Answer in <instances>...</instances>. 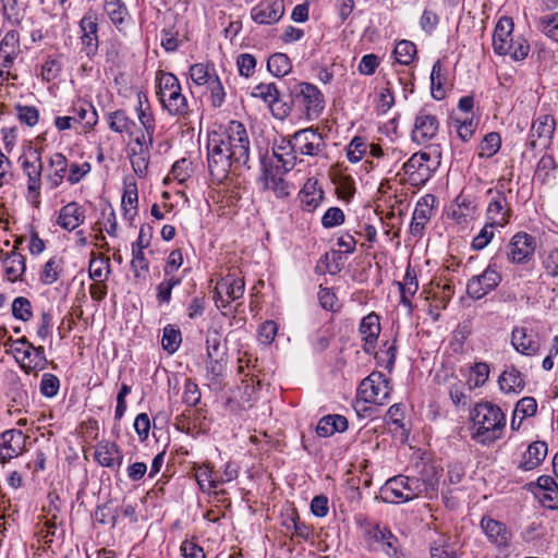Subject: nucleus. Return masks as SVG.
Returning <instances> with one entry per match:
<instances>
[{
  "mask_svg": "<svg viewBox=\"0 0 558 558\" xmlns=\"http://www.w3.org/2000/svg\"><path fill=\"white\" fill-rule=\"evenodd\" d=\"M250 136L239 121H230L225 129L208 134L207 162L214 181L222 183L231 170L246 166L250 160Z\"/></svg>",
  "mask_w": 558,
  "mask_h": 558,
  "instance_id": "1",
  "label": "nucleus"
},
{
  "mask_svg": "<svg viewBox=\"0 0 558 558\" xmlns=\"http://www.w3.org/2000/svg\"><path fill=\"white\" fill-rule=\"evenodd\" d=\"M439 480L434 468L425 469L424 477L398 475L389 478L381 489L383 499L388 502H405L421 495H432L438 489Z\"/></svg>",
  "mask_w": 558,
  "mask_h": 558,
  "instance_id": "2",
  "label": "nucleus"
},
{
  "mask_svg": "<svg viewBox=\"0 0 558 558\" xmlns=\"http://www.w3.org/2000/svg\"><path fill=\"white\" fill-rule=\"evenodd\" d=\"M472 420L476 427L473 438L483 445L499 439L506 425V417L501 409L490 402L476 404Z\"/></svg>",
  "mask_w": 558,
  "mask_h": 558,
  "instance_id": "3",
  "label": "nucleus"
},
{
  "mask_svg": "<svg viewBox=\"0 0 558 558\" xmlns=\"http://www.w3.org/2000/svg\"><path fill=\"white\" fill-rule=\"evenodd\" d=\"M513 27L511 17L499 19L493 34V47L497 54L510 56L514 61H521L527 57L530 45L522 37L513 38Z\"/></svg>",
  "mask_w": 558,
  "mask_h": 558,
  "instance_id": "4",
  "label": "nucleus"
},
{
  "mask_svg": "<svg viewBox=\"0 0 558 558\" xmlns=\"http://www.w3.org/2000/svg\"><path fill=\"white\" fill-rule=\"evenodd\" d=\"M292 109L296 108L303 112L308 121L316 120L325 108V99L317 86L302 82L290 89V101Z\"/></svg>",
  "mask_w": 558,
  "mask_h": 558,
  "instance_id": "5",
  "label": "nucleus"
},
{
  "mask_svg": "<svg viewBox=\"0 0 558 558\" xmlns=\"http://www.w3.org/2000/svg\"><path fill=\"white\" fill-rule=\"evenodd\" d=\"M391 390L390 379L380 372H373L361 381L355 407L366 411V403L383 405L388 401Z\"/></svg>",
  "mask_w": 558,
  "mask_h": 558,
  "instance_id": "6",
  "label": "nucleus"
},
{
  "mask_svg": "<svg viewBox=\"0 0 558 558\" xmlns=\"http://www.w3.org/2000/svg\"><path fill=\"white\" fill-rule=\"evenodd\" d=\"M13 351L17 362L26 374L43 371L48 365L43 345L35 347L26 337H22L14 341Z\"/></svg>",
  "mask_w": 558,
  "mask_h": 558,
  "instance_id": "7",
  "label": "nucleus"
},
{
  "mask_svg": "<svg viewBox=\"0 0 558 558\" xmlns=\"http://www.w3.org/2000/svg\"><path fill=\"white\" fill-rule=\"evenodd\" d=\"M486 196V220L499 228H504L509 223L512 216V209L505 192L498 187L488 189Z\"/></svg>",
  "mask_w": 558,
  "mask_h": 558,
  "instance_id": "8",
  "label": "nucleus"
},
{
  "mask_svg": "<svg viewBox=\"0 0 558 558\" xmlns=\"http://www.w3.org/2000/svg\"><path fill=\"white\" fill-rule=\"evenodd\" d=\"M252 96L264 100L274 118L284 120L292 111V105L281 99V93L275 83H260L252 90Z\"/></svg>",
  "mask_w": 558,
  "mask_h": 558,
  "instance_id": "9",
  "label": "nucleus"
},
{
  "mask_svg": "<svg viewBox=\"0 0 558 558\" xmlns=\"http://www.w3.org/2000/svg\"><path fill=\"white\" fill-rule=\"evenodd\" d=\"M291 143L299 155L308 157L322 156L326 150V142L320 133L313 128L296 131L291 135Z\"/></svg>",
  "mask_w": 558,
  "mask_h": 558,
  "instance_id": "10",
  "label": "nucleus"
},
{
  "mask_svg": "<svg viewBox=\"0 0 558 558\" xmlns=\"http://www.w3.org/2000/svg\"><path fill=\"white\" fill-rule=\"evenodd\" d=\"M501 281V275L495 266L489 265L481 275L473 276L466 284L470 298L480 300L495 290Z\"/></svg>",
  "mask_w": 558,
  "mask_h": 558,
  "instance_id": "11",
  "label": "nucleus"
},
{
  "mask_svg": "<svg viewBox=\"0 0 558 558\" xmlns=\"http://www.w3.org/2000/svg\"><path fill=\"white\" fill-rule=\"evenodd\" d=\"M244 280L233 274H228L215 288L214 300L217 307H226L231 301L239 300L244 294Z\"/></svg>",
  "mask_w": 558,
  "mask_h": 558,
  "instance_id": "12",
  "label": "nucleus"
},
{
  "mask_svg": "<svg viewBox=\"0 0 558 558\" xmlns=\"http://www.w3.org/2000/svg\"><path fill=\"white\" fill-rule=\"evenodd\" d=\"M439 121L436 116L426 109L420 110L414 120L412 130V141L418 145L426 144L432 141L438 133Z\"/></svg>",
  "mask_w": 558,
  "mask_h": 558,
  "instance_id": "13",
  "label": "nucleus"
},
{
  "mask_svg": "<svg viewBox=\"0 0 558 558\" xmlns=\"http://www.w3.org/2000/svg\"><path fill=\"white\" fill-rule=\"evenodd\" d=\"M27 436L20 429H9L1 434L0 462H9L19 457L25 450Z\"/></svg>",
  "mask_w": 558,
  "mask_h": 558,
  "instance_id": "14",
  "label": "nucleus"
},
{
  "mask_svg": "<svg viewBox=\"0 0 558 558\" xmlns=\"http://www.w3.org/2000/svg\"><path fill=\"white\" fill-rule=\"evenodd\" d=\"M556 121L550 114H541L533 123L526 145L535 149L538 145L547 146L555 132Z\"/></svg>",
  "mask_w": 558,
  "mask_h": 558,
  "instance_id": "15",
  "label": "nucleus"
},
{
  "mask_svg": "<svg viewBox=\"0 0 558 558\" xmlns=\"http://www.w3.org/2000/svg\"><path fill=\"white\" fill-rule=\"evenodd\" d=\"M287 172L279 165H275L272 160L264 162V187L271 190L279 198L287 197L290 194V186L284 180Z\"/></svg>",
  "mask_w": 558,
  "mask_h": 558,
  "instance_id": "16",
  "label": "nucleus"
},
{
  "mask_svg": "<svg viewBox=\"0 0 558 558\" xmlns=\"http://www.w3.org/2000/svg\"><path fill=\"white\" fill-rule=\"evenodd\" d=\"M284 14L283 0H266L256 4L251 10V17L257 24L272 25L281 20Z\"/></svg>",
  "mask_w": 558,
  "mask_h": 558,
  "instance_id": "17",
  "label": "nucleus"
},
{
  "mask_svg": "<svg viewBox=\"0 0 558 558\" xmlns=\"http://www.w3.org/2000/svg\"><path fill=\"white\" fill-rule=\"evenodd\" d=\"M535 252V240L525 232L514 234L509 243L508 257L512 263H527Z\"/></svg>",
  "mask_w": 558,
  "mask_h": 558,
  "instance_id": "18",
  "label": "nucleus"
},
{
  "mask_svg": "<svg viewBox=\"0 0 558 558\" xmlns=\"http://www.w3.org/2000/svg\"><path fill=\"white\" fill-rule=\"evenodd\" d=\"M380 330V317L375 312L362 318L359 332L364 341L363 350L365 353L372 354L375 352Z\"/></svg>",
  "mask_w": 558,
  "mask_h": 558,
  "instance_id": "19",
  "label": "nucleus"
},
{
  "mask_svg": "<svg viewBox=\"0 0 558 558\" xmlns=\"http://www.w3.org/2000/svg\"><path fill=\"white\" fill-rule=\"evenodd\" d=\"M365 535L368 541L381 545V549L388 556H396L398 551V538L391 531L378 523H368L365 525Z\"/></svg>",
  "mask_w": 558,
  "mask_h": 558,
  "instance_id": "20",
  "label": "nucleus"
},
{
  "mask_svg": "<svg viewBox=\"0 0 558 558\" xmlns=\"http://www.w3.org/2000/svg\"><path fill=\"white\" fill-rule=\"evenodd\" d=\"M511 343L518 352L526 356L537 354L541 348L538 335L524 327H515L512 330Z\"/></svg>",
  "mask_w": 558,
  "mask_h": 558,
  "instance_id": "21",
  "label": "nucleus"
},
{
  "mask_svg": "<svg viewBox=\"0 0 558 558\" xmlns=\"http://www.w3.org/2000/svg\"><path fill=\"white\" fill-rule=\"evenodd\" d=\"M435 202L436 197L432 194H426L417 201L410 226L413 235L421 234L424 230L432 218Z\"/></svg>",
  "mask_w": 558,
  "mask_h": 558,
  "instance_id": "22",
  "label": "nucleus"
},
{
  "mask_svg": "<svg viewBox=\"0 0 558 558\" xmlns=\"http://www.w3.org/2000/svg\"><path fill=\"white\" fill-rule=\"evenodd\" d=\"M94 459L101 466L118 470L122 464L123 454L116 442L100 441L96 445Z\"/></svg>",
  "mask_w": 558,
  "mask_h": 558,
  "instance_id": "23",
  "label": "nucleus"
},
{
  "mask_svg": "<svg viewBox=\"0 0 558 558\" xmlns=\"http://www.w3.org/2000/svg\"><path fill=\"white\" fill-rule=\"evenodd\" d=\"M429 160V155L426 153H415L403 165L402 169L409 177L412 184H420L425 182L429 175V167L426 162Z\"/></svg>",
  "mask_w": 558,
  "mask_h": 558,
  "instance_id": "24",
  "label": "nucleus"
},
{
  "mask_svg": "<svg viewBox=\"0 0 558 558\" xmlns=\"http://www.w3.org/2000/svg\"><path fill=\"white\" fill-rule=\"evenodd\" d=\"M22 168L27 177L28 194L34 199V203L38 204L43 172L41 157L37 156L36 161H29L28 159L24 158L22 160Z\"/></svg>",
  "mask_w": 558,
  "mask_h": 558,
  "instance_id": "25",
  "label": "nucleus"
},
{
  "mask_svg": "<svg viewBox=\"0 0 558 558\" xmlns=\"http://www.w3.org/2000/svg\"><path fill=\"white\" fill-rule=\"evenodd\" d=\"M80 26L83 33L81 37L83 50L88 57L94 56L98 50L97 17L88 13L81 20Z\"/></svg>",
  "mask_w": 558,
  "mask_h": 558,
  "instance_id": "26",
  "label": "nucleus"
},
{
  "mask_svg": "<svg viewBox=\"0 0 558 558\" xmlns=\"http://www.w3.org/2000/svg\"><path fill=\"white\" fill-rule=\"evenodd\" d=\"M85 220V209L76 202H71L61 207L57 223L64 230L72 231Z\"/></svg>",
  "mask_w": 558,
  "mask_h": 558,
  "instance_id": "27",
  "label": "nucleus"
},
{
  "mask_svg": "<svg viewBox=\"0 0 558 558\" xmlns=\"http://www.w3.org/2000/svg\"><path fill=\"white\" fill-rule=\"evenodd\" d=\"M481 527L486 534L487 538L499 547H506L511 539V532L507 526L489 517H483L481 520Z\"/></svg>",
  "mask_w": 558,
  "mask_h": 558,
  "instance_id": "28",
  "label": "nucleus"
},
{
  "mask_svg": "<svg viewBox=\"0 0 558 558\" xmlns=\"http://www.w3.org/2000/svg\"><path fill=\"white\" fill-rule=\"evenodd\" d=\"M397 284L400 291V303L408 308L409 314H412L414 310L412 298L418 290V281L416 271L411 265L407 267L403 280Z\"/></svg>",
  "mask_w": 558,
  "mask_h": 558,
  "instance_id": "29",
  "label": "nucleus"
},
{
  "mask_svg": "<svg viewBox=\"0 0 558 558\" xmlns=\"http://www.w3.org/2000/svg\"><path fill=\"white\" fill-rule=\"evenodd\" d=\"M21 241H16L13 250L7 253L3 259L4 272L9 281L16 282L22 280V276L26 270L25 257L17 251V244Z\"/></svg>",
  "mask_w": 558,
  "mask_h": 558,
  "instance_id": "30",
  "label": "nucleus"
},
{
  "mask_svg": "<svg viewBox=\"0 0 558 558\" xmlns=\"http://www.w3.org/2000/svg\"><path fill=\"white\" fill-rule=\"evenodd\" d=\"M20 52V34L16 31L8 32L0 43V58H2V65L4 68H11Z\"/></svg>",
  "mask_w": 558,
  "mask_h": 558,
  "instance_id": "31",
  "label": "nucleus"
},
{
  "mask_svg": "<svg viewBox=\"0 0 558 558\" xmlns=\"http://www.w3.org/2000/svg\"><path fill=\"white\" fill-rule=\"evenodd\" d=\"M161 106L171 117L179 119H189L192 112L187 98L182 94L181 86L177 92H173L172 97L168 96L165 101L161 102Z\"/></svg>",
  "mask_w": 558,
  "mask_h": 558,
  "instance_id": "32",
  "label": "nucleus"
},
{
  "mask_svg": "<svg viewBox=\"0 0 558 558\" xmlns=\"http://www.w3.org/2000/svg\"><path fill=\"white\" fill-rule=\"evenodd\" d=\"M547 444L545 441H534L529 447L520 463V469L531 471L537 468L547 456Z\"/></svg>",
  "mask_w": 558,
  "mask_h": 558,
  "instance_id": "33",
  "label": "nucleus"
},
{
  "mask_svg": "<svg viewBox=\"0 0 558 558\" xmlns=\"http://www.w3.org/2000/svg\"><path fill=\"white\" fill-rule=\"evenodd\" d=\"M48 163L51 172L47 175V182L50 189H57L63 182L69 170L68 160L63 154L56 153L49 157Z\"/></svg>",
  "mask_w": 558,
  "mask_h": 558,
  "instance_id": "34",
  "label": "nucleus"
},
{
  "mask_svg": "<svg viewBox=\"0 0 558 558\" xmlns=\"http://www.w3.org/2000/svg\"><path fill=\"white\" fill-rule=\"evenodd\" d=\"M108 128L119 134L126 133L129 136H133V129L136 125L135 121L132 120L128 113L122 110H116L106 114Z\"/></svg>",
  "mask_w": 558,
  "mask_h": 558,
  "instance_id": "35",
  "label": "nucleus"
},
{
  "mask_svg": "<svg viewBox=\"0 0 558 558\" xmlns=\"http://www.w3.org/2000/svg\"><path fill=\"white\" fill-rule=\"evenodd\" d=\"M348 428V420L339 414L322 417L316 426V433L320 437H329L335 433H342Z\"/></svg>",
  "mask_w": 558,
  "mask_h": 558,
  "instance_id": "36",
  "label": "nucleus"
},
{
  "mask_svg": "<svg viewBox=\"0 0 558 558\" xmlns=\"http://www.w3.org/2000/svg\"><path fill=\"white\" fill-rule=\"evenodd\" d=\"M137 118L146 133H155L156 121L151 112L147 95L143 92H137Z\"/></svg>",
  "mask_w": 558,
  "mask_h": 558,
  "instance_id": "37",
  "label": "nucleus"
},
{
  "mask_svg": "<svg viewBox=\"0 0 558 558\" xmlns=\"http://www.w3.org/2000/svg\"><path fill=\"white\" fill-rule=\"evenodd\" d=\"M156 94L159 97L160 104L165 101L168 96L172 97L173 92H177L181 86L180 81L174 74L161 70L156 73Z\"/></svg>",
  "mask_w": 558,
  "mask_h": 558,
  "instance_id": "38",
  "label": "nucleus"
},
{
  "mask_svg": "<svg viewBox=\"0 0 558 558\" xmlns=\"http://www.w3.org/2000/svg\"><path fill=\"white\" fill-rule=\"evenodd\" d=\"M104 9L112 24L122 31L129 17L125 3L122 0H105Z\"/></svg>",
  "mask_w": 558,
  "mask_h": 558,
  "instance_id": "39",
  "label": "nucleus"
},
{
  "mask_svg": "<svg viewBox=\"0 0 558 558\" xmlns=\"http://www.w3.org/2000/svg\"><path fill=\"white\" fill-rule=\"evenodd\" d=\"M498 384L504 392H520L524 388V378L520 371L510 367L499 376Z\"/></svg>",
  "mask_w": 558,
  "mask_h": 558,
  "instance_id": "40",
  "label": "nucleus"
},
{
  "mask_svg": "<svg viewBox=\"0 0 558 558\" xmlns=\"http://www.w3.org/2000/svg\"><path fill=\"white\" fill-rule=\"evenodd\" d=\"M63 272V259L59 256L49 258L40 271L39 280L43 284L51 286L58 281Z\"/></svg>",
  "mask_w": 558,
  "mask_h": 558,
  "instance_id": "41",
  "label": "nucleus"
},
{
  "mask_svg": "<svg viewBox=\"0 0 558 558\" xmlns=\"http://www.w3.org/2000/svg\"><path fill=\"white\" fill-rule=\"evenodd\" d=\"M73 116L75 123H84L87 129H92L97 124L98 114L95 107L87 101H78L73 106Z\"/></svg>",
  "mask_w": 558,
  "mask_h": 558,
  "instance_id": "42",
  "label": "nucleus"
},
{
  "mask_svg": "<svg viewBox=\"0 0 558 558\" xmlns=\"http://www.w3.org/2000/svg\"><path fill=\"white\" fill-rule=\"evenodd\" d=\"M325 268L330 275H336L340 272L344 267V257L342 251L332 250L330 252L325 253L317 265V268Z\"/></svg>",
  "mask_w": 558,
  "mask_h": 558,
  "instance_id": "43",
  "label": "nucleus"
},
{
  "mask_svg": "<svg viewBox=\"0 0 558 558\" xmlns=\"http://www.w3.org/2000/svg\"><path fill=\"white\" fill-rule=\"evenodd\" d=\"M217 76L215 68L206 63H195L190 68V77L197 86L208 85Z\"/></svg>",
  "mask_w": 558,
  "mask_h": 558,
  "instance_id": "44",
  "label": "nucleus"
},
{
  "mask_svg": "<svg viewBox=\"0 0 558 558\" xmlns=\"http://www.w3.org/2000/svg\"><path fill=\"white\" fill-rule=\"evenodd\" d=\"M130 161L135 174L138 178H145L148 173V167L150 161V150H143L132 148L130 155Z\"/></svg>",
  "mask_w": 558,
  "mask_h": 558,
  "instance_id": "45",
  "label": "nucleus"
},
{
  "mask_svg": "<svg viewBox=\"0 0 558 558\" xmlns=\"http://www.w3.org/2000/svg\"><path fill=\"white\" fill-rule=\"evenodd\" d=\"M267 69L274 76L282 77L290 73L292 65L287 54L278 52L269 57Z\"/></svg>",
  "mask_w": 558,
  "mask_h": 558,
  "instance_id": "46",
  "label": "nucleus"
},
{
  "mask_svg": "<svg viewBox=\"0 0 558 558\" xmlns=\"http://www.w3.org/2000/svg\"><path fill=\"white\" fill-rule=\"evenodd\" d=\"M182 342V333L179 328H177L173 325H167L163 328L162 333V348L169 352L174 353L180 348V344Z\"/></svg>",
  "mask_w": 558,
  "mask_h": 558,
  "instance_id": "47",
  "label": "nucleus"
},
{
  "mask_svg": "<svg viewBox=\"0 0 558 558\" xmlns=\"http://www.w3.org/2000/svg\"><path fill=\"white\" fill-rule=\"evenodd\" d=\"M501 146V137L497 132H490L486 134L480 144L478 157L490 158L493 157Z\"/></svg>",
  "mask_w": 558,
  "mask_h": 558,
  "instance_id": "48",
  "label": "nucleus"
},
{
  "mask_svg": "<svg viewBox=\"0 0 558 558\" xmlns=\"http://www.w3.org/2000/svg\"><path fill=\"white\" fill-rule=\"evenodd\" d=\"M132 260L131 267L136 279L145 280L149 272V262L144 255V252L136 250L135 245H132Z\"/></svg>",
  "mask_w": 558,
  "mask_h": 558,
  "instance_id": "49",
  "label": "nucleus"
},
{
  "mask_svg": "<svg viewBox=\"0 0 558 558\" xmlns=\"http://www.w3.org/2000/svg\"><path fill=\"white\" fill-rule=\"evenodd\" d=\"M368 144L365 138L354 136L347 147V158L350 162L356 163L361 161L367 153Z\"/></svg>",
  "mask_w": 558,
  "mask_h": 558,
  "instance_id": "50",
  "label": "nucleus"
},
{
  "mask_svg": "<svg viewBox=\"0 0 558 558\" xmlns=\"http://www.w3.org/2000/svg\"><path fill=\"white\" fill-rule=\"evenodd\" d=\"M393 54L400 64L408 65L416 54V46L410 40H401L396 45Z\"/></svg>",
  "mask_w": 558,
  "mask_h": 558,
  "instance_id": "51",
  "label": "nucleus"
},
{
  "mask_svg": "<svg viewBox=\"0 0 558 558\" xmlns=\"http://www.w3.org/2000/svg\"><path fill=\"white\" fill-rule=\"evenodd\" d=\"M536 410L537 402L533 397H524L519 400L514 409L511 427L514 428V420H517L519 414H522L520 416V423H522L525 417L533 416L536 413Z\"/></svg>",
  "mask_w": 558,
  "mask_h": 558,
  "instance_id": "52",
  "label": "nucleus"
},
{
  "mask_svg": "<svg viewBox=\"0 0 558 558\" xmlns=\"http://www.w3.org/2000/svg\"><path fill=\"white\" fill-rule=\"evenodd\" d=\"M12 316L22 322H28L33 317V306L25 296H17L12 302Z\"/></svg>",
  "mask_w": 558,
  "mask_h": 558,
  "instance_id": "53",
  "label": "nucleus"
},
{
  "mask_svg": "<svg viewBox=\"0 0 558 558\" xmlns=\"http://www.w3.org/2000/svg\"><path fill=\"white\" fill-rule=\"evenodd\" d=\"M239 367H238V372L239 374H242L245 376L244 379H242V383L244 384V387H245V391L247 392V390H251L252 392L255 391V384L257 385L258 388H260V380L254 375V374H250V373H245V368H251V357L247 356V354L245 353L243 357H240L239 359ZM252 367L254 368L255 365H252Z\"/></svg>",
  "mask_w": 558,
  "mask_h": 558,
  "instance_id": "54",
  "label": "nucleus"
},
{
  "mask_svg": "<svg viewBox=\"0 0 558 558\" xmlns=\"http://www.w3.org/2000/svg\"><path fill=\"white\" fill-rule=\"evenodd\" d=\"M375 356L380 365L391 371L395 366L397 356L396 340L392 342L386 341L379 352H376Z\"/></svg>",
  "mask_w": 558,
  "mask_h": 558,
  "instance_id": "55",
  "label": "nucleus"
},
{
  "mask_svg": "<svg viewBox=\"0 0 558 558\" xmlns=\"http://www.w3.org/2000/svg\"><path fill=\"white\" fill-rule=\"evenodd\" d=\"M301 202L303 204L304 209L307 211H313L319 205L323 198V191H316L314 185L305 184L302 190Z\"/></svg>",
  "mask_w": 558,
  "mask_h": 558,
  "instance_id": "56",
  "label": "nucleus"
},
{
  "mask_svg": "<svg viewBox=\"0 0 558 558\" xmlns=\"http://www.w3.org/2000/svg\"><path fill=\"white\" fill-rule=\"evenodd\" d=\"M89 277L95 281H104L110 272L109 259L106 258H92L89 262Z\"/></svg>",
  "mask_w": 558,
  "mask_h": 558,
  "instance_id": "57",
  "label": "nucleus"
},
{
  "mask_svg": "<svg viewBox=\"0 0 558 558\" xmlns=\"http://www.w3.org/2000/svg\"><path fill=\"white\" fill-rule=\"evenodd\" d=\"M496 225H493L488 221L484 225V227L481 229L478 234L474 236L472 241V248L475 251H481L485 248L490 241L493 240L495 232L494 229L496 228Z\"/></svg>",
  "mask_w": 558,
  "mask_h": 558,
  "instance_id": "58",
  "label": "nucleus"
},
{
  "mask_svg": "<svg viewBox=\"0 0 558 558\" xmlns=\"http://www.w3.org/2000/svg\"><path fill=\"white\" fill-rule=\"evenodd\" d=\"M207 357H223L225 351L221 345V336L216 330L208 331L206 336Z\"/></svg>",
  "mask_w": 558,
  "mask_h": 558,
  "instance_id": "59",
  "label": "nucleus"
},
{
  "mask_svg": "<svg viewBox=\"0 0 558 558\" xmlns=\"http://www.w3.org/2000/svg\"><path fill=\"white\" fill-rule=\"evenodd\" d=\"M539 27L547 37L558 41V12L542 16Z\"/></svg>",
  "mask_w": 558,
  "mask_h": 558,
  "instance_id": "60",
  "label": "nucleus"
},
{
  "mask_svg": "<svg viewBox=\"0 0 558 558\" xmlns=\"http://www.w3.org/2000/svg\"><path fill=\"white\" fill-rule=\"evenodd\" d=\"M60 388L59 378L50 373H46L41 377L40 381V392L47 398H52L57 396Z\"/></svg>",
  "mask_w": 558,
  "mask_h": 558,
  "instance_id": "61",
  "label": "nucleus"
},
{
  "mask_svg": "<svg viewBox=\"0 0 558 558\" xmlns=\"http://www.w3.org/2000/svg\"><path fill=\"white\" fill-rule=\"evenodd\" d=\"M208 89L210 92L211 106L214 108H220L225 102L226 92L218 76H215L214 80L208 84Z\"/></svg>",
  "mask_w": 558,
  "mask_h": 558,
  "instance_id": "62",
  "label": "nucleus"
},
{
  "mask_svg": "<svg viewBox=\"0 0 558 558\" xmlns=\"http://www.w3.org/2000/svg\"><path fill=\"white\" fill-rule=\"evenodd\" d=\"M136 204H137V190L136 186L133 189H128L124 191L122 196V205L124 210V216L130 220L133 219L136 214Z\"/></svg>",
  "mask_w": 558,
  "mask_h": 558,
  "instance_id": "63",
  "label": "nucleus"
},
{
  "mask_svg": "<svg viewBox=\"0 0 558 558\" xmlns=\"http://www.w3.org/2000/svg\"><path fill=\"white\" fill-rule=\"evenodd\" d=\"M201 390L196 383L191 379H186L183 391V402L187 407H195L201 401Z\"/></svg>",
  "mask_w": 558,
  "mask_h": 558,
  "instance_id": "64",
  "label": "nucleus"
}]
</instances>
